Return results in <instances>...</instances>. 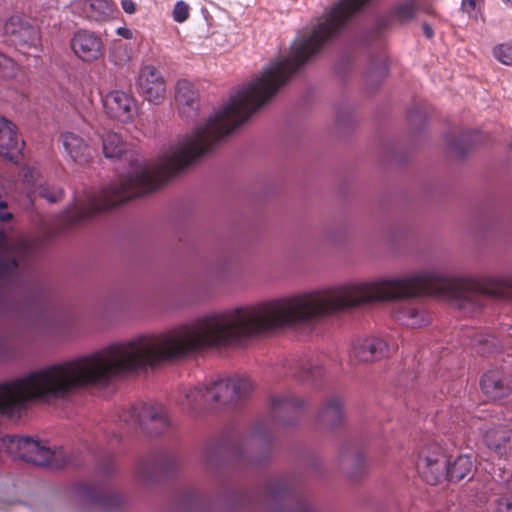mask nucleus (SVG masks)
Returning <instances> with one entry per match:
<instances>
[{
  "mask_svg": "<svg viewBox=\"0 0 512 512\" xmlns=\"http://www.w3.org/2000/svg\"><path fill=\"white\" fill-rule=\"evenodd\" d=\"M234 346V307L214 311L158 333H142L0 383V416H14L31 402L65 400L88 386L174 362L208 349ZM0 452L37 466L60 469L72 462L68 449L29 437L5 435Z\"/></svg>",
  "mask_w": 512,
  "mask_h": 512,
  "instance_id": "obj_1",
  "label": "nucleus"
},
{
  "mask_svg": "<svg viewBox=\"0 0 512 512\" xmlns=\"http://www.w3.org/2000/svg\"><path fill=\"white\" fill-rule=\"evenodd\" d=\"M369 0H339L308 36L297 38L288 56L265 66L262 72L233 94L194 128V153L214 147L267 103L310 57L335 38Z\"/></svg>",
  "mask_w": 512,
  "mask_h": 512,
  "instance_id": "obj_2",
  "label": "nucleus"
},
{
  "mask_svg": "<svg viewBox=\"0 0 512 512\" xmlns=\"http://www.w3.org/2000/svg\"><path fill=\"white\" fill-rule=\"evenodd\" d=\"M120 419L131 426L156 433L163 432L170 425L168 411L160 403H137L123 411Z\"/></svg>",
  "mask_w": 512,
  "mask_h": 512,
  "instance_id": "obj_3",
  "label": "nucleus"
},
{
  "mask_svg": "<svg viewBox=\"0 0 512 512\" xmlns=\"http://www.w3.org/2000/svg\"><path fill=\"white\" fill-rule=\"evenodd\" d=\"M3 33L10 42L19 47H37L41 41L40 29L24 15H12L3 24Z\"/></svg>",
  "mask_w": 512,
  "mask_h": 512,
  "instance_id": "obj_4",
  "label": "nucleus"
},
{
  "mask_svg": "<svg viewBox=\"0 0 512 512\" xmlns=\"http://www.w3.org/2000/svg\"><path fill=\"white\" fill-rule=\"evenodd\" d=\"M254 385L248 377L235 376L210 383L212 403L234 404L248 397Z\"/></svg>",
  "mask_w": 512,
  "mask_h": 512,
  "instance_id": "obj_5",
  "label": "nucleus"
},
{
  "mask_svg": "<svg viewBox=\"0 0 512 512\" xmlns=\"http://www.w3.org/2000/svg\"><path fill=\"white\" fill-rule=\"evenodd\" d=\"M447 459L437 444H427L418 454L417 470L428 484H438L445 478Z\"/></svg>",
  "mask_w": 512,
  "mask_h": 512,
  "instance_id": "obj_6",
  "label": "nucleus"
},
{
  "mask_svg": "<svg viewBox=\"0 0 512 512\" xmlns=\"http://www.w3.org/2000/svg\"><path fill=\"white\" fill-rule=\"evenodd\" d=\"M137 89L141 96L154 104L161 103L166 95V82L161 72L153 65L141 67L137 77Z\"/></svg>",
  "mask_w": 512,
  "mask_h": 512,
  "instance_id": "obj_7",
  "label": "nucleus"
},
{
  "mask_svg": "<svg viewBox=\"0 0 512 512\" xmlns=\"http://www.w3.org/2000/svg\"><path fill=\"white\" fill-rule=\"evenodd\" d=\"M105 113L120 122H130L136 114L135 99L122 90L108 92L102 98Z\"/></svg>",
  "mask_w": 512,
  "mask_h": 512,
  "instance_id": "obj_8",
  "label": "nucleus"
},
{
  "mask_svg": "<svg viewBox=\"0 0 512 512\" xmlns=\"http://www.w3.org/2000/svg\"><path fill=\"white\" fill-rule=\"evenodd\" d=\"M388 352L387 342L379 336L359 338L352 342L350 358L359 363H370L382 359Z\"/></svg>",
  "mask_w": 512,
  "mask_h": 512,
  "instance_id": "obj_9",
  "label": "nucleus"
},
{
  "mask_svg": "<svg viewBox=\"0 0 512 512\" xmlns=\"http://www.w3.org/2000/svg\"><path fill=\"white\" fill-rule=\"evenodd\" d=\"M71 48L75 55L85 62L95 61L103 54L101 38L88 30H79L73 35Z\"/></svg>",
  "mask_w": 512,
  "mask_h": 512,
  "instance_id": "obj_10",
  "label": "nucleus"
},
{
  "mask_svg": "<svg viewBox=\"0 0 512 512\" xmlns=\"http://www.w3.org/2000/svg\"><path fill=\"white\" fill-rule=\"evenodd\" d=\"M23 181L28 187L30 197H42L48 202H57L63 196V190L60 187H49L43 179L39 169L35 167H25L23 169Z\"/></svg>",
  "mask_w": 512,
  "mask_h": 512,
  "instance_id": "obj_11",
  "label": "nucleus"
},
{
  "mask_svg": "<svg viewBox=\"0 0 512 512\" xmlns=\"http://www.w3.org/2000/svg\"><path fill=\"white\" fill-rule=\"evenodd\" d=\"M71 11L88 20L104 22L113 15V6L107 0H74Z\"/></svg>",
  "mask_w": 512,
  "mask_h": 512,
  "instance_id": "obj_12",
  "label": "nucleus"
},
{
  "mask_svg": "<svg viewBox=\"0 0 512 512\" xmlns=\"http://www.w3.org/2000/svg\"><path fill=\"white\" fill-rule=\"evenodd\" d=\"M481 389L489 399L498 400L510 393L511 381L504 372L491 370L482 376Z\"/></svg>",
  "mask_w": 512,
  "mask_h": 512,
  "instance_id": "obj_13",
  "label": "nucleus"
},
{
  "mask_svg": "<svg viewBox=\"0 0 512 512\" xmlns=\"http://www.w3.org/2000/svg\"><path fill=\"white\" fill-rule=\"evenodd\" d=\"M26 241L20 240L11 243L3 232H0V272H6L15 268L18 258H21L28 251Z\"/></svg>",
  "mask_w": 512,
  "mask_h": 512,
  "instance_id": "obj_14",
  "label": "nucleus"
},
{
  "mask_svg": "<svg viewBox=\"0 0 512 512\" xmlns=\"http://www.w3.org/2000/svg\"><path fill=\"white\" fill-rule=\"evenodd\" d=\"M22 146L23 141L12 122L0 117V155L12 159L14 154L20 153Z\"/></svg>",
  "mask_w": 512,
  "mask_h": 512,
  "instance_id": "obj_15",
  "label": "nucleus"
},
{
  "mask_svg": "<svg viewBox=\"0 0 512 512\" xmlns=\"http://www.w3.org/2000/svg\"><path fill=\"white\" fill-rule=\"evenodd\" d=\"M175 99L183 115L190 116V112L196 111L199 107L198 93L194 85L185 79L177 82Z\"/></svg>",
  "mask_w": 512,
  "mask_h": 512,
  "instance_id": "obj_16",
  "label": "nucleus"
},
{
  "mask_svg": "<svg viewBox=\"0 0 512 512\" xmlns=\"http://www.w3.org/2000/svg\"><path fill=\"white\" fill-rule=\"evenodd\" d=\"M60 141L65 153L74 162H85L89 154V149L84 140L73 132H63Z\"/></svg>",
  "mask_w": 512,
  "mask_h": 512,
  "instance_id": "obj_17",
  "label": "nucleus"
},
{
  "mask_svg": "<svg viewBox=\"0 0 512 512\" xmlns=\"http://www.w3.org/2000/svg\"><path fill=\"white\" fill-rule=\"evenodd\" d=\"M304 400L293 394L276 395L271 400V410L274 416L294 415L303 405Z\"/></svg>",
  "mask_w": 512,
  "mask_h": 512,
  "instance_id": "obj_18",
  "label": "nucleus"
},
{
  "mask_svg": "<svg viewBox=\"0 0 512 512\" xmlns=\"http://www.w3.org/2000/svg\"><path fill=\"white\" fill-rule=\"evenodd\" d=\"M210 391V384H199L194 387L186 388L183 391V399L181 402L184 406L191 409L212 403Z\"/></svg>",
  "mask_w": 512,
  "mask_h": 512,
  "instance_id": "obj_19",
  "label": "nucleus"
},
{
  "mask_svg": "<svg viewBox=\"0 0 512 512\" xmlns=\"http://www.w3.org/2000/svg\"><path fill=\"white\" fill-rule=\"evenodd\" d=\"M507 426L511 433H508L502 425L487 428L484 431V440L488 448L502 454L501 449L505 448L506 443L512 440V420Z\"/></svg>",
  "mask_w": 512,
  "mask_h": 512,
  "instance_id": "obj_20",
  "label": "nucleus"
},
{
  "mask_svg": "<svg viewBox=\"0 0 512 512\" xmlns=\"http://www.w3.org/2000/svg\"><path fill=\"white\" fill-rule=\"evenodd\" d=\"M343 406L344 403L340 397L332 396L323 404L319 418L327 424L337 425L344 417Z\"/></svg>",
  "mask_w": 512,
  "mask_h": 512,
  "instance_id": "obj_21",
  "label": "nucleus"
},
{
  "mask_svg": "<svg viewBox=\"0 0 512 512\" xmlns=\"http://www.w3.org/2000/svg\"><path fill=\"white\" fill-rule=\"evenodd\" d=\"M396 320L404 326L419 328L428 323L425 317L416 307L411 305H402L395 311Z\"/></svg>",
  "mask_w": 512,
  "mask_h": 512,
  "instance_id": "obj_22",
  "label": "nucleus"
},
{
  "mask_svg": "<svg viewBox=\"0 0 512 512\" xmlns=\"http://www.w3.org/2000/svg\"><path fill=\"white\" fill-rule=\"evenodd\" d=\"M431 5L427 0H405L400 2L395 8L396 16L407 21L419 13H430Z\"/></svg>",
  "mask_w": 512,
  "mask_h": 512,
  "instance_id": "obj_23",
  "label": "nucleus"
},
{
  "mask_svg": "<svg viewBox=\"0 0 512 512\" xmlns=\"http://www.w3.org/2000/svg\"><path fill=\"white\" fill-rule=\"evenodd\" d=\"M103 153L106 158H119L127 150V145L122 141L119 134L106 132L102 136Z\"/></svg>",
  "mask_w": 512,
  "mask_h": 512,
  "instance_id": "obj_24",
  "label": "nucleus"
},
{
  "mask_svg": "<svg viewBox=\"0 0 512 512\" xmlns=\"http://www.w3.org/2000/svg\"><path fill=\"white\" fill-rule=\"evenodd\" d=\"M472 468L473 462L471 457L460 455L452 464H447L445 477L447 476L452 481H460L471 473Z\"/></svg>",
  "mask_w": 512,
  "mask_h": 512,
  "instance_id": "obj_25",
  "label": "nucleus"
},
{
  "mask_svg": "<svg viewBox=\"0 0 512 512\" xmlns=\"http://www.w3.org/2000/svg\"><path fill=\"white\" fill-rule=\"evenodd\" d=\"M323 369V365L318 360H307L302 364L298 377L301 380L318 377Z\"/></svg>",
  "mask_w": 512,
  "mask_h": 512,
  "instance_id": "obj_26",
  "label": "nucleus"
},
{
  "mask_svg": "<svg viewBox=\"0 0 512 512\" xmlns=\"http://www.w3.org/2000/svg\"><path fill=\"white\" fill-rule=\"evenodd\" d=\"M18 69V65L14 60L0 53V76L13 78L17 75Z\"/></svg>",
  "mask_w": 512,
  "mask_h": 512,
  "instance_id": "obj_27",
  "label": "nucleus"
},
{
  "mask_svg": "<svg viewBox=\"0 0 512 512\" xmlns=\"http://www.w3.org/2000/svg\"><path fill=\"white\" fill-rule=\"evenodd\" d=\"M494 57L505 65L512 64V44H501L494 48Z\"/></svg>",
  "mask_w": 512,
  "mask_h": 512,
  "instance_id": "obj_28",
  "label": "nucleus"
},
{
  "mask_svg": "<svg viewBox=\"0 0 512 512\" xmlns=\"http://www.w3.org/2000/svg\"><path fill=\"white\" fill-rule=\"evenodd\" d=\"M189 5L180 0L177 1L173 8V19L178 23L185 22L189 17Z\"/></svg>",
  "mask_w": 512,
  "mask_h": 512,
  "instance_id": "obj_29",
  "label": "nucleus"
},
{
  "mask_svg": "<svg viewBox=\"0 0 512 512\" xmlns=\"http://www.w3.org/2000/svg\"><path fill=\"white\" fill-rule=\"evenodd\" d=\"M7 193L6 187V179L0 176V221H8L11 219L12 214L10 212H4L3 209L6 208V203L2 200L3 196Z\"/></svg>",
  "mask_w": 512,
  "mask_h": 512,
  "instance_id": "obj_30",
  "label": "nucleus"
},
{
  "mask_svg": "<svg viewBox=\"0 0 512 512\" xmlns=\"http://www.w3.org/2000/svg\"><path fill=\"white\" fill-rule=\"evenodd\" d=\"M473 341L479 345V352L483 354L491 352L490 344L494 345V338L491 336L484 339L482 335H477Z\"/></svg>",
  "mask_w": 512,
  "mask_h": 512,
  "instance_id": "obj_31",
  "label": "nucleus"
},
{
  "mask_svg": "<svg viewBox=\"0 0 512 512\" xmlns=\"http://www.w3.org/2000/svg\"><path fill=\"white\" fill-rule=\"evenodd\" d=\"M498 512H512V499L502 498L497 502Z\"/></svg>",
  "mask_w": 512,
  "mask_h": 512,
  "instance_id": "obj_32",
  "label": "nucleus"
},
{
  "mask_svg": "<svg viewBox=\"0 0 512 512\" xmlns=\"http://www.w3.org/2000/svg\"><path fill=\"white\" fill-rule=\"evenodd\" d=\"M121 6L127 14H134L136 12V3L133 0H121Z\"/></svg>",
  "mask_w": 512,
  "mask_h": 512,
  "instance_id": "obj_33",
  "label": "nucleus"
},
{
  "mask_svg": "<svg viewBox=\"0 0 512 512\" xmlns=\"http://www.w3.org/2000/svg\"><path fill=\"white\" fill-rule=\"evenodd\" d=\"M481 0H463L462 1V9L467 12V13H470L471 11H473L476 7V3L477 2H480Z\"/></svg>",
  "mask_w": 512,
  "mask_h": 512,
  "instance_id": "obj_34",
  "label": "nucleus"
},
{
  "mask_svg": "<svg viewBox=\"0 0 512 512\" xmlns=\"http://www.w3.org/2000/svg\"><path fill=\"white\" fill-rule=\"evenodd\" d=\"M422 28H423V32H424L425 36L428 39L433 37L434 31H433V29L428 24L424 23Z\"/></svg>",
  "mask_w": 512,
  "mask_h": 512,
  "instance_id": "obj_35",
  "label": "nucleus"
},
{
  "mask_svg": "<svg viewBox=\"0 0 512 512\" xmlns=\"http://www.w3.org/2000/svg\"><path fill=\"white\" fill-rule=\"evenodd\" d=\"M503 1L508 3V4H512V0H503Z\"/></svg>",
  "mask_w": 512,
  "mask_h": 512,
  "instance_id": "obj_36",
  "label": "nucleus"
},
{
  "mask_svg": "<svg viewBox=\"0 0 512 512\" xmlns=\"http://www.w3.org/2000/svg\"><path fill=\"white\" fill-rule=\"evenodd\" d=\"M303 512H314V511H312V510H310V509H306V510H304Z\"/></svg>",
  "mask_w": 512,
  "mask_h": 512,
  "instance_id": "obj_37",
  "label": "nucleus"
},
{
  "mask_svg": "<svg viewBox=\"0 0 512 512\" xmlns=\"http://www.w3.org/2000/svg\"><path fill=\"white\" fill-rule=\"evenodd\" d=\"M508 335L512 337V333L511 332H508Z\"/></svg>",
  "mask_w": 512,
  "mask_h": 512,
  "instance_id": "obj_38",
  "label": "nucleus"
},
{
  "mask_svg": "<svg viewBox=\"0 0 512 512\" xmlns=\"http://www.w3.org/2000/svg\"><path fill=\"white\" fill-rule=\"evenodd\" d=\"M509 331H512V326H511V327H509Z\"/></svg>",
  "mask_w": 512,
  "mask_h": 512,
  "instance_id": "obj_39",
  "label": "nucleus"
}]
</instances>
